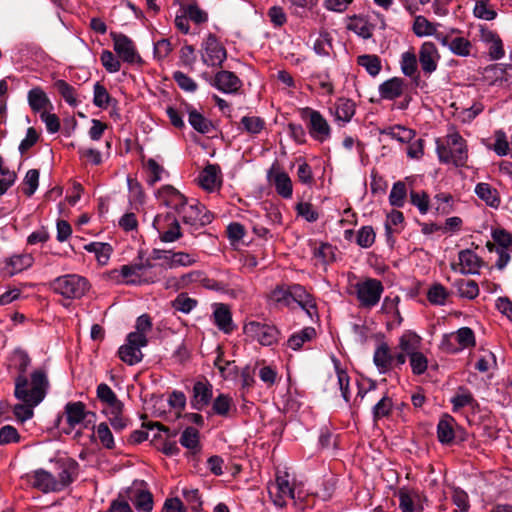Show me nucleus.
I'll list each match as a JSON object with an SVG mask.
<instances>
[{
  "mask_svg": "<svg viewBox=\"0 0 512 512\" xmlns=\"http://www.w3.org/2000/svg\"><path fill=\"white\" fill-rule=\"evenodd\" d=\"M400 68L402 73L412 78L415 86H418L420 81V74L418 73L417 58L411 51L402 53L400 60Z\"/></svg>",
  "mask_w": 512,
  "mask_h": 512,
  "instance_id": "obj_30",
  "label": "nucleus"
},
{
  "mask_svg": "<svg viewBox=\"0 0 512 512\" xmlns=\"http://www.w3.org/2000/svg\"><path fill=\"white\" fill-rule=\"evenodd\" d=\"M376 234L372 226H363L359 229L356 243L362 248H369L375 242Z\"/></svg>",
  "mask_w": 512,
  "mask_h": 512,
  "instance_id": "obj_64",
  "label": "nucleus"
},
{
  "mask_svg": "<svg viewBox=\"0 0 512 512\" xmlns=\"http://www.w3.org/2000/svg\"><path fill=\"white\" fill-rule=\"evenodd\" d=\"M301 117L308 120V131L314 140L324 142L331 137V127L319 111L305 107L301 110Z\"/></svg>",
  "mask_w": 512,
  "mask_h": 512,
  "instance_id": "obj_10",
  "label": "nucleus"
},
{
  "mask_svg": "<svg viewBox=\"0 0 512 512\" xmlns=\"http://www.w3.org/2000/svg\"><path fill=\"white\" fill-rule=\"evenodd\" d=\"M472 48L471 42L464 37H454L451 39L449 50L461 57H467L470 55Z\"/></svg>",
  "mask_w": 512,
  "mask_h": 512,
  "instance_id": "obj_60",
  "label": "nucleus"
},
{
  "mask_svg": "<svg viewBox=\"0 0 512 512\" xmlns=\"http://www.w3.org/2000/svg\"><path fill=\"white\" fill-rule=\"evenodd\" d=\"M116 103V100L112 98L100 82H96L93 87V104L101 109H106L112 103Z\"/></svg>",
  "mask_w": 512,
  "mask_h": 512,
  "instance_id": "obj_42",
  "label": "nucleus"
},
{
  "mask_svg": "<svg viewBox=\"0 0 512 512\" xmlns=\"http://www.w3.org/2000/svg\"><path fill=\"white\" fill-rule=\"evenodd\" d=\"M458 264H452L454 271L463 275L478 274L482 265L481 258L472 250H461L458 254Z\"/></svg>",
  "mask_w": 512,
  "mask_h": 512,
  "instance_id": "obj_17",
  "label": "nucleus"
},
{
  "mask_svg": "<svg viewBox=\"0 0 512 512\" xmlns=\"http://www.w3.org/2000/svg\"><path fill=\"white\" fill-rule=\"evenodd\" d=\"M197 306V300L186 293H180L173 301L172 307L182 313L188 314Z\"/></svg>",
  "mask_w": 512,
  "mask_h": 512,
  "instance_id": "obj_59",
  "label": "nucleus"
},
{
  "mask_svg": "<svg viewBox=\"0 0 512 512\" xmlns=\"http://www.w3.org/2000/svg\"><path fill=\"white\" fill-rule=\"evenodd\" d=\"M54 87L61 97L72 107H76L79 104L75 88L64 80H57L54 83Z\"/></svg>",
  "mask_w": 512,
  "mask_h": 512,
  "instance_id": "obj_43",
  "label": "nucleus"
},
{
  "mask_svg": "<svg viewBox=\"0 0 512 512\" xmlns=\"http://www.w3.org/2000/svg\"><path fill=\"white\" fill-rule=\"evenodd\" d=\"M233 408V399L227 394H219L213 401V413L222 417H228Z\"/></svg>",
  "mask_w": 512,
  "mask_h": 512,
  "instance_id": "obj_48",
  "label": "nucleus"
},
{
  "mask_svg": "<svg viewBox=\"0 0 512 512\" xmlns=\"http://www.w3.org/2000/svg\"><path fill=\"white\" fill-rule=\"evenodd\" d=\"M241 124L249 134H259L265 127V121L258 116H244Z\"/></svg>",
  "mask_w": 512,
  "mask_h": 512,
  "instance_id": "obj_63",
  "label": "nucleus"
},
{
  "mask_svg": "<svg viewBox=\"0 0 512 512\" xmlns=\"http://www.w3.org/2000/svg\"><path fill=\"white\" fill-rule=\"evenodd\" d=\"M458 427L456 420L449 414H444L437 424V438L441 444L451 445L455 439Z\"/></svg>",
  "mask_w": 512,
  "mask_h": 512,
  "instance_id": "obj_25",
  "label": "nucleus"
},
{
  "mask_svg": "<svg viewBox=\"0 0 512 512\" xmlns=\"http://www.w3.org/2000/svg\"><path fill=\"white\" fill-rule=\"evenodd\" d=\"M315 336L316 331L313 327H305L299 332L292 334L287 341V345L293 350H298L305 342L311 341Z\"/></svg>",
  "mask_w": 512,
  "mask_h": 512,
  "instance_id": "obj_41",
  "label": "nucleus"
},
{
  "mask_svg": "<svg viewBox=\"0 0 512 512\" xmlns=\"http://www.w3.org/2000/svg\"><path fill=\"white\" fill-rule=\"evenodd\" d=\"M268 493L276 506L284 507L288 499L295 498L294 486L287 472L276 473L275 481L268 485Z\"/></svg>",
  "mask_w": 512,
  "mask_h": 512,
  "instance_id": "obj_11",
  "label": "nucleus"
},
{
  "mask_svg": "<svg viewBox=\"0 0 512 512\" xmlns=\"http://www.w3.org/2000/svg\"><path fill=\"white\" fill-rule=\"evenodd\" d=\"M96 420V414L87 410L86 405L81 401L68 402L64 411L57 417L56 425L61 428L64 433L69 434L77 426L81 428H89Z\"/></svg>",
  "mask_w": 512,
  "mask_h": 512,
  "instance_id": "obj_2",
  "label": "nucleus"
},
{
  "mask_svg": "<svg viewBox=\"0 0 512 512\" xmlns=\"http://www.w3.org/2000/svg\"><path fill=\"white\" fill-rule=\"evenodd\" d=\"M28 103L34 112L42 113L50 105V100L40 87H35L28 92Z\"/></svg>",
  "mask_w": 512,
  "mask_h": 512,
  "instance_id": "obj_37",
  "label": "nucleus"
},
{
  "mask_svg": "<svg viewBox=\"0 0 512 512\" xmlns=\"http://www.w3.org/2000/svg\"><path fill=\"white\" fill-rule=\"evenodd\" d=\"M440 55L434 43L424 42L419 50V62L425 74H432L438 67Z\"/></svg>",
  "mask_w": 512,
  "mask_h": 512,
  "instance_id": "obj_19",
  "label": "nucleus"
},
{
  "mask_svg": "<svg viewBox=\"0 0 512 512\" xmlns=\"http://www.w3.org/2000/svg\"><path fill=\"white\" fill-rule=\"evenodd\" d=\"M473 14L476 18L486 21L494 20L497 16V12L489 5L487 0H476Z\"/></svg>",
  "mask_w": 512,
  "mask_h": 512,
  "instance_id": "obj_57",
  "label": "nucleus"
},
{
  "mask_svg": "<svg viewBox=\"0 0 512 512\" xmlns=\"http://www.w3.org/2000/svg\"><path fill=\"white\" fill-rule=\"evenodd\" d=\"M357 64L363 67L372 77H376L382 69L381 59L375 54L359 55L357 57Z\"/></svg>",
  "mask_w": 512,
  "mask_h": 512,
  "instance_id": "obj_38",
  "label": "nucleus"
},
{
  "mask_svg": "<svg viewBox=\"0 0 512 512\" xmlns=\"http://www.w3.org/2000/svg\"><path fill=\"white\" fill-rule=\"evenodd\" d=\"M38 185L39 171L37 169L28 170L22 182L23 193L28 197L32 196L37 190Z\"/></svg>",
  "mask_w": 512,
  "mask_h": 512,
  "instance_id": "obj_58",
  "label": "nucleus"
},
{
  "mask_svg": "<svg viewBox=\"0 0 512 512\" xmlns=\"http://www.w3.org/2000/svg\"><path fill=\"white\" fill-rule=\"evenodd\" d=\"M129 499L138 512H151L153 510V495L147 489L131 488Z\"/></svg>",
  "mask_w": 512,
  "mask_h": 512,
  "instance_id": "obj_26",
  "label": "nucleus"
},
{
  "mask_svg": "<svg viewBox=\"0 0 512 512\" xmlns=\"http://www.w3.org/2000/svg\"><path fill=\"white\" fill-rule=\"evenodd\" d=\"M0 197L15 183L17 175L4 166V160L0 155Z\"/></svg>",
  "mask_w": 512,
  "mask_h": 512,
  "instance_id": "obj_52",
  "label": "nucleus"
},
{
  "mask_svg": "<svg viewBox=\"0 0 512 512\" xmlns=\"http://www.w3.org/2000/svg\"><path fill=\"white\" fill-rule=\"evenodd\" d=\"M110 35L113 40L114 51L124 62L135 63L140 59L134 42L128 36L116 32H112Z\"/></svg>",
  "mask_w": 512,
  "mask_h": 512,
  "instance_id": "obj_15",
  "label": "nucleus"
},
{
  "mask_svg": "<svg viewBox=\"0 0 512 512\" xmlns=\"http://www.w3.org/2000/svg\"><path fill=\"white\" fill-rule=\"evenodd\" d=\"M437 27L438 24H434L430 22L426 17L419 15L415 17L413 23V32L418 37L432 36L436 35Z\"/></svg>",
  "mask_w": 512,
  "mask_h": 512,
  "instance_id": "obj_44",
  "label": "nucleus"
},
{
  "mask_svg": "<svg viewBox=\"0 0 512 512\" xmlns=\"http://www.w3.org/2000/svg\"><path fill=\"white\" fill-rule=\"evenodd\" d=\"M38 405L32 402L20 401L12 407V411L16 419L23 423L33 417L34 408Z\"/></svg>",
  "mask_w": 512,
  "mask_h": 512,
  "instance_id": "obj_50",
  "label": "nucleus"
},
{
  "mask_svg": "<svg viewBox=\"0 0 512 512\" xmlns=\"http://www.w3.org/2000/svg\"><path fill=\"white\" fill-rule=\"evenodd\" d=\"M355 293L360 307L371 309L376 306L383 294L382 282L375 278H366L354 285Z\"/></svg>",
  "mask_w": 512,
  "mask_h": 512,
  "instance_id": "obj_7",
  "label": "nucleus"
},
{
  "mask_svg": "<svg viewBox=\"0 0 512 512\" xmlns=\"http://www.w3.org/2000/svg\"><path fill=\"white\" fill-rule=\"evenodd\" d=\"M373 361L378 371L385 374L394 367V353L386 343H381L374 352Z\"/></svg>",
  "mask_w": 512,
  "mask_h": 512,
  "instance_id": "obj_27",
  "label": "nucleus"
},
{
  "mask_svg": "<svg viewBox=\"0 0 512 512\" xmlns=\"http://www.w3.org/2000/svg\"><path fill=\"white\" fill-rule=\"evenodd\" d=\"M14 397L19 401L40 404L49 390V379L43 368L33 370L30 377L18 374L15 378Z\"/></svg>",
  "mask_w": 512,
  "mask_h": 512,
  "instance_id": "obj_1",
  "label": "nucleus"
},
{
  "mask_svg": "<svg viewBox=\"0 0 512 512\" xmlns=\"http://www.w3.org/2000/svg\"><path fill=\"white\" fill-rule=\"evenodd\" d=\"M393 408L392 399L388 396H383L372 408L374 422L379 421L382 418L388 417Z\"/></svg>",
  "mask_w": 512,
  "mask_h": 512,
  "instance_id": "obj_49",
  "label": "nucleus"
},
{
  "mask_svg": "<svg viewBox=\"0 0 512 512\" xmlns=\"http://www.w3.org/2000/svg\"><path fill=\"white\" fill-rule=\"evenodd\" d=\"M243 333L251 341H256L262 346H271L277 343L280 334L279 330L274 325L258 321L245 323Z\"/></svg>",
  "mask_w": 512,
  "mask_h": 512,
  "instance_id": "obj_9",
  "label": "nucleus"
},
{
  "mask_svg": "<svg viewBox=\"0 0 512 512\" xmlns=\"http://www.w3.org/2000/svg\"><path fill=\"white\" fill-rule=\"evenodd\" d=\"M407 83L403 78L392 77L379 85L378 92L384 100H395L404 94Z\"/></svg>",
  "mask_w": 512,
  "mask_h": 512,
  "instance_id": "obj_21",
  "label": "nucleus"
},
{
  "mask_svg": "<svg viewBox=\"0 0 512 512\" xmlns=\"http://www.w3.org/2000/svg\"><path fill=\"white\" fill-rule=\"evenodd\" d=\"M215 325L224 333L229 334L234 330L232 315L227 305L218 304L213 313Z\"/></svg>",
  "mask_w": 512,
  "mask_h": 512,
  "instance_id": "obj_31",
  "label": "nucleus"
},
{
  "mask_svg": "<svg viewBox=\"0 0 512 512\" xmlns=\"http://www.w3.org/2000/svg\"><path fill=\"white\" fill-rule=\"evenodd\" d=\"M212 396V385L208 381H198L193 386L191 405L194 409L201 411L209 405Z\"/></svg>",
  "mask_w": 512,
  "mask_h": 512,
  "instance_id": "obj_22",
  "label": "nucleus"
},
{
  "mask_svg": "<svg viewBox=\"0 0 512 512\" xmlns=\"http://www.w3.org/2000/svg\"><path fill=\"white\" fill-rule=\"evenodd\" d=\"M196 263V258L186 252H171L168 268L187 267Z\"/></svg>",
  "mask_w": 512,
  "mask_h": 512,
  "instance_id": "obj_54",
  "label": "nucleus"
},
{
  "mask_svg": "<svg viewBox=\"0 0 512 512\" xmlns=\"http://www.w3.org/2000/svg\"><path fill=\"white\" fill-rule=\"evenodd\" d=\"M30 483L44 493L61 491L67 486V481H58L51 473L43 469L36 470L30 476Z\"/></svg>",
  "mask_w": 512,
  "mask_h": 512,
  "instance_id": "obj_16",
  "label": "nucleus"
},
{
  "mask_svg": "<svg viewBox=\"0 0 512 512\" xmlns=\"http://www.w3.org/2000/svg\"><path fill=\"white\" fill-rule=\"evenodd\" d=\"M148 340L140 339L138 336L128 334L126 342L118 350L119 358L126 364L132 366L139 363L143 354L141 348L147 346Z\"/></svg>",
  "mask_w": 512,
  "mask_h": 512,
  "instance_id": "obj_14",
  "label": "nucleus"
},
{
  "mask_svg": "<svg viewBox=\"0 0 512 512\" xmlns=\"http://www.w3.org/2000/svg\"><path fill=\"white\" fill-rule=\"evenodd\" d=\"M179 216L181 217L182 222L185 225H188L192 231H196L210 224L213 220V214L196 199H191L190 202L182 209Z\"/></svg>",
  "mask_w": 512,
  "mask_h": 512,
  "instance_id": "obj_8",
  "label": "nucleus"
},
{
  "mask_svg": "<svg viewBox=\"0 0 512 512\" xmlns=\"http://www.w3.org/2000/svg\"><path fill=\"white\" fill-rule=\"evenodd\" d=\"M269 300L279 306L289 307L291 305V286L278 285L269 295Z\"/></svg>",
  "mask_w": 512,
  "mask_h": 512,
  "instance_id": "obj_45",
  "label": "nucleus"
},
{
  "mask_svg": "<svg viewBox=\"0 0 512 512\" xmlns=\"http://www.w3.org/2000/svg\"><path fill=\"white\" fill-rule=\"evenodd\" d=\"M53 292L66 299H80L89 289L88 281L77 274L59 276L50 283Z\"/></svg>",
  "mask_w": 512,
  "mask_h": 512,
  "instance_id": "obj_5",
  "label": "nucleus"
},
{
  "mask_svg": "<svg viewBox=\"0 0 512 512\" xmlns=\"http://www.w3.org/2000/svg\"><path fill=\"white\" fill-rule=\"evenodd\" d=\"M448 297L446 288L441 284L431 286L427 293V299L431 304L444 305Z\"/></svg>",
  "mask_w": 512,
  "mask_h": 512,
  "instance_id": "obj_62",
  "label": "nucleus"
},
{
  "mask_svg": "<svg viewBox=\"0 0 512 512\" xmlns=\"http://www.w3.org/2000/svg\"><path fill=\"white\" fill-rule=\"evenodd\" d=\"M459 295L467 299H474L479 294L478 284L474 280L460 279L456 282Z\"/></svg>",
  "mask_w": 512,
  "mask_h": 512,
  "instance_id": "obj_56",
  "label": "nucleus"
},
{
  "mask_svg": "<svg viewBox=\"0 0 512 512\" xmlns=\"http://www.w3.org/2000/svg\"><path fill=\"white\" fill-rule=\"evenodd\" d=\"M476 195L490 207H498L500 198L498 191L488 183H478L475 187Z\"/></svg>",
  "mask_w": 512,
  "mask_h": 512,
  "instance_id": "obj_36",
  "label": "nucleus"
},
{
  "mask_svg": "<svg viewBox=\"0 0 512 512\" xmlns=\"http://www.w3.org/2000/svg\"><path fill=\"white\" fill-rule=\"evenodd\" d=\"M180 444L185 448L196 451L199 447V432L194 427H187L180 436Z\"/></svg>",
  "mask_w": 512,
  "mask_h": 512,
  "instance_id": "obj_55",
  "label": "nucleus"
},
{
  "mask_svg": "<svg viewBox=\"0 0 512 512\" xmlns=\"http://www.w3.org/2000/svg\"><path fill=\"white\" fill-rule=\"evenodd\" d=\"M407 196L405 183L398 181L394 183L389 194V203L394 207H403Z\"/></svg>",
  "mask_w": 512,
  "mask_h": 512,
  "instance_id": "obj_53",
  "label": "nucleus"
},
{
  "mask_svg": "<svg viewBox=\"0 0 512 512\" xmlns=\"http://www.w3.org/2000/svg\"><path fill=\"white\" fill-rule=\"evenodd\" d=\"M476 344L474 331L469 327H461L457 331L444 334L440 348L449 354H456L464 349L474 347Z\"/></svg>",
  "mask_w": 512,
  "mask_h": 512,
  "instance_id": "obj_6",
  "label": "nucleus"
},
{
  "mask_svg": "<svg viewBox=\"0 0 512 512\" xmlns=\"http://www.w3.org/2000/svg\"><path fill=\"white\" fill-rule=\"evenodd\" d=\"M296 302L312 318L316 311L314 298L300 284L291 285V303Z\"/></svg>",
  "mask_w": 512,
  "mask_h": 512,
  "instance_id": "obj_20",
  "label": "nucleus"
},
{
  "mask_svg": "<svg viewBox=\"0 0 512 512\" xmlns=\"http://www.w3.org/2000/svg\"><path fill=\"white\" fill-rule=\"evenodd\" d=\"M188 122L197 132L206 134L212 131V122L193 107H188Z\"/></svg>",
  "mask_w": 512,
  "mask_h": 512,
  "instance_id": "obj_35",
  "label": "nucleus"
},
{
  "mask_svg": "<svg viewBox=\"0 0 512 512\" xmlns=\"http://www.w3.org/2000/svg\"><path fill=\"white\" fill-rule=\"evenodd\" d=\"M158 200L160 203L175 210L178 214L190 202L184 195L172 186H164L158 191Z\"/></svg>",
  "mask_w": 512,
  "mask_h": 512,
  "instance_id": "obj_18",
  "label": "nucleus"
},
{
  "mask_svg": "<svg viewBox=\"0 0 512 512\" xmlns=\"http://www.w3.org/2000/svg\"><path fill=\"white\" fill-rule=\"evenodd\" d=\"M215 367L219 370L225 380H235L239 374L238 367L234 361H225L221 355H218L214 361Z\"/></svg>",
  "mask_w": 512,
  "mask_h": 512,
  "instance_id": "obj_46",
  "label": "nucleus"
},
{
  "mask_svg": "<svg viewBox=\"0 0 512 512\" xmlns=\"http://www.w3.org/2000/svg\"><path fill=\"white\" fill-rule=\"evenodd\" d=\"M227 51L214 34H208L201 44V59L209 67H221Z\"/></svg>",
  "mask_w": 512,
  "mask_h": 512,
  "instance_id": "obj_12",
  "label": "nucleus"
},
{
  "mask_svg": "<svg viewBox=\"0 0 512 512\" xmlns=\"http://www.w3.org/2000/svg\"><path fill=\"white\" fill-rule=\"evenodd\" d=\"M185 15L196 24L208 21V14L202 10L197 3H189L183 7Z\"/></svg>",
  "mask_w": 512,
  "mask_h": 512,
  "instance_id": "obj_61",
  "label": "nucleus"
},
{
  "mask_svg": "<svg viewBox=\"0 0 512 512\" xmlns=\"http://www.w3.org/2000/svg\"><path fill=\"white\" fill-rule=\"evenodd\" d=\"M452 404L453 412H458L460 409L464 407H474L477 405V402L473 396V394L463 386H460L455 395L450 400Z\"/></svg>",
  "mask_w": 512,
  "mask_h": 512,
  "instance_id": "obj_33",
  "label": "nucleus"
},
{
  "mask_svg": "<svg viewBox=\"0 0 512 512\" xmlns=\"http://www.w3.org/2000/svg\"><path fill=\"white\" fill-rule=\"evenodd\" d=\"M162 267L151 264L150 262L123 265L120 269L111 272V278L117 282L125 284L153 283L158 279Z\"/></svg>",
  "mask_w": 512,
  "mask_h": 512,
  "instance_id": "obj_3",
  "label": "nucleus"
},
{
  "mask_svg": "<svg viewBox=\"0 0 512 512\" xmlns=\"http://www.w3.org/2000/svg\"><path fill=\"white\" fill-rule=\"evenodd\" d=\"M355 103L346 98H340L335 104V117L338 121L349 122L355 114Z\"/></svg>",
  "mask_w": 512,
  "mask_h": 512,
  "instance_id": "obj_39",
  "label": "nucleus"
},
{
  "mask_svg": "<svg viewBox=\"0 0 512 512\" xmlns=\"http://www.w3.org/2000/svg\"><path fill=\"white\" fill-rule=\"evenodd\" d=\"M220 169L217 165L209 164L199 175V183L207 191H214L221 185Z\"/></svg>",
  "mask_w": 512,
  "mask_h": 512,
  "instance_id": "obj_29",
  "label": "nucleus"
},
{
  "mask_svg": "<svg viewBox=\"0 0 512 512\" xmlns=\"http://www.w3.org/2000/svg\"><path fill=\"white\" fill-rule=\"evenodd\" d=\"M314 258L322 265H327L335 260V247L329 243H321L313 249Z\"/></svg>",
  "mask_w": 512,
  "mask_h": 512,
  "instance_id": "obj_47",
  "label": "nucleus"
},
{
  "mask_svg": "<svg viewBox=\"0 0 512 512\" xmlns=\"http://www.w3.org/2000/svg\"><path fill=\"white\" fill-rule=\"evenodd\" d=\"M382 135H386L401 144L410 143L416 136L414 130L400 125H394L381 131Z\"/></svg>",
  "mask_w": 512,
  "mask_h": 512,
  "instance_id": "obj_34",
  "label": "nucleus"
},
{
  "mask_svg": "<svg viewBox=\"0 0 512 512\" xmlns=\"http://www.w3.org/2000/svg\"><path fill=\"white\" fill-rule=\"evenodd\" d=\"M439 160L456 167L466 165L468 149L464 138L457 132L447 135L446 143H438L436 148Z\"/></svg>",
  "mask_w": 512,
  "mask_h": 512,
  "instance_id": "obj_4",
  "label": "nucleus"
},
{
  "mask_svg": "<svg viewBox=\"0 0 512 512\" xmlns=\"http://www.w3.org/2000/svg\"><path fill=\"white\" fill-rule=\"evenodd\" d=\"M153 226L163 242H174L182 235L179 222L171 213L158 214L154 218Z\"/></svg>",
  "mask_w": 512,
  "mask_h": 512,
  "instance_id": "obj_13",
  "label": "nucleus"
},
{
  "mask_svg": "<svg viewBox=\"0 0 512 512\" xmlns=\"http://www.w3.org/2000/svg\"><path fill=\"white\" fill-rule=\"evenodd\" d=\"M84 249L88 252L94 253L97 261L101 265H105L109 261L113 250L110 244L102 242H91L86 244Z\"/></svg>",
  "mask_w": 512,
  "mask_h": 512,
  "instance_id": "obj_40",
  "label": "nucleus"
},
{
  "mask_svg": "<svg viewBox=\"0 0 512 512\" xmlns=\"http://www.w3.org/2000/svg\"><path fill=\"white\" fill-rule=\"evenodd\" d=\"M97 397L101 402L107 405L108 410H113L117 413L123 410V403L106 383H101L97 386Z\"/></svg>",
  "mask_w": 512,
  "mask_h": 512,
  "instance_id": "obj_32",
  "label": "nucleus"
},
{
  "mask_svg": "<svg viewBox=\"0 0 512 512\" xmlns=\"http://www.w3.org/2000/svg\"><path fill=\"white\" fill-rule=\"evenodd\" d=\"M399 499V508L401 512H415L423 511V506L420 504V495L414 489L402 487L397 493Z\"/></svg>",
  "mask_w": 512,
  "mask_h": 512,
  "instance_id": "obj_23",
  "label": "nucleus"
},
{
  "mask_svg": "<svg viewBox=\"0 0 512 512\" xmlns=\"http://www.w3.org/2000/svg\"><path fill=\"white\" fill-rule=\"evenodd\" d=\"M213 85L223 93H236L242 82L233 72L222 70L216 73Z\"/></svg>",
  "mask_w": 512,
  "mask_h": 512,
  "instance_id": "obj_24",
  "label": "nucleus"
},
{
  "mask_svg": "<svg viewBox=\"0 0 512 512\" xmlns=\"http://www.w3.org/2000/svg\"><path fill=\"white\" fill-rule=\"evenodd\" d=\"M270 182L274 185L278 195L284 199H290L293 194V185L291 178L286 172H270L268 175Z\"/></svg>",
  "mask_w": 512,
  "mask_h": 512,
  "instance_id": "obj_28",
  "label": "nucleus"
},
{
  "mask_svg": "<svg viewBox=\"0 0 512 512\" xmlns=\"http://www.w3.org/2000/svg\"><path fill=\"white\" fill-rule=\"evenodd\" d=\"M33 257L30 254H22L12 256L8 261V266L11 267L10 274H15L21 272L33 264Z\"/></svg>",
  "mask_w": 512,
  "mask_h": 512,
  "instance_id": "obj_51",
  "label": "nucleus"
}]
</instances>
